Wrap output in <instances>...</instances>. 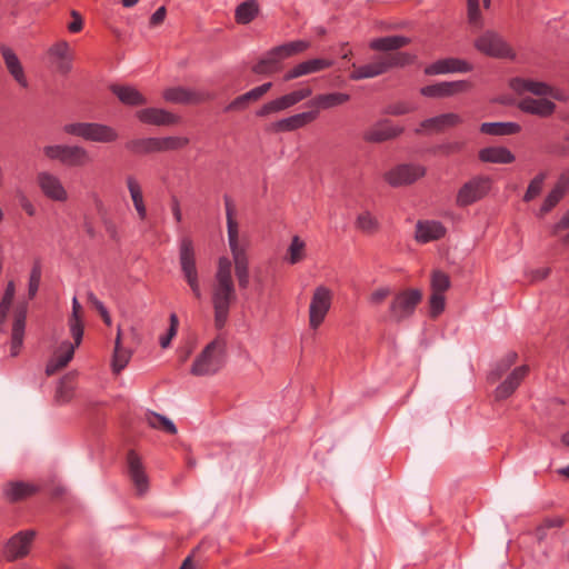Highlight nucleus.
Segmentation results:
<instances>
[{
	"label": "nucleus",
	"mask_w": 569,
	"mask_h": 569,
	"mask_svg": "<svg viewBox=\"0 0 569 569\" xmlns=\"http://www.w3.org/2000/svg\"><path fill=\"white\" fill-rule=\"evenodd\" d=\"M232 263L227 257L218 259L217 271L211 289L213 321L217 329H222L229 318L230 308L237 300L236 287L231 273Z\"/></svg>",
	"instance_id": "nucleus-1"
},
{
	"label": "nucleus",
	"mask_w": 569,
	"mask_h": 569,
	"mask_svg": "<svg viewBox=\"0 0 569 569\" xmlns=\"http://www.w3.org/2000/svg\"><path fill=\"white\" fill-rule=\"evenodd\" d=\"M227 217L228 243L234 262V272L240 289L249 287V240L246 236L240 237L239 224L234 218L236 209L229 196L223 197Z\"/></svg>",
	"instance_id": "nucleus-2"
},
{
	"label": "nucleus",
	"mask_w": 569,
	"mask_h": 569,
	"mask_svg": "<svg viewBox=\"0 0 569 569\" xmlns=\"http://www.w3.org/2000/svg\"><path fill=\"white\" fill-rule=\"evenodd\" d=\"M415 56L408 52L386 53L362 66L352 64L349 78L353 81L379 77L392 68L405 67L412 63Z\"/></svg>",
	"instance_id": "nucleus-3"
},
{
	"label": "nucleus",
	"mask_w": 569,
	"mask_h": 569,
	"mask_svg": "<svg viewBox=\"0 0 569 569\" xmlns=\"http://www.w3.org/2000/svg\"><path fill=\"white\" fill-rule=\"evenodd\" d=\"M226 340L218 336L194 359L190 372L193 376H212L224 365Z\"/></svg>",
	"instance_id": "nucleus-4"
},
{
	"label": "nucleus",
	"mask_w": 569,
	"mask_h": 569,
	"mask_svg": "<svg viewBox=\"0 0 569 569\" xmlns=\"http://www.w3.org/2000/svg\"><path fill=\"white\" fill-rule=\"evenodd\" d=\"M63 132L70 136L82 138L86 141L110 143L118 140L119 134L110 126L98 122H72L62 128Z\"/></svg>",
	"instance_id": "nucleus-5"
},
{
	"label": "nucleus",
	"mask_w": 569,
	"mask_h": 569,
	"mask_svg": "<svg viewBox=\"0 0 569 569\" xmlns=\"http://www.w3.org/2000/svg\"><path fill=\"white\" fill-rule=\"evenodd\" d=\"M422 300V291L417 288H409L397 292L388 307V320L400 323L409 319Z\"/></svg>",
	"instance_id": "nucleus-6"
},
{
	"label": "nucleus",
	"mask_w": 569,
	"mask_h": 569,
	"mask_svg": "<svg viewBox=\"0 0 569 569\" xmlns=\"http://www.w3.org/2000/svg\"><path fill=\"white\" fill-rule=\"evenodd\" d=\"M42 151L47 159L66 167H84L91 162L88 150L78 144H49Z\"/></svg>",
	"instance_id": "nucleus-7"
},
{
	"label": "nucleus",
	"mask_w": 569,
	"mask_h": 569,
	"mask_svg": "<svg viewBox=\"0 0 569 569\" xmlns=\"http://www.w3.org/2000/svg\"><path fill=\"white\" fill-rule=\"evenodd\" d=\"M179 263L183 278L189 284L193 296L197 299H201L199 274L196 266V251L193 241L189 237H183L179 241Z\"/></svg>",
	"instance_id": "nucleus-8"
},
{
	"label": "nucleus",
	"mask_w": 569,
	"mask_h": 569,
	"mask_svg": "<svg viewBox=\"0 0 569 569\" xmlns=\"http://www.w3.org/2000/svg\"><path fill=\"white\" fill-rule=\"evenodd\" d=\"M475 48L485 56L496 59H510L516 58V52L511 46L498 32L487 30L473 42Z\"/></svg>",
	"instance_id": "nucleus-9"
},
{
	"label": "nucleus",
	"mask_w": 569,
	"mask_h": 569,
	"mask_svg": "<svg viewBox=\"0 0 569 569\" xmlns=\"http://www.w3.org/2000/svg\"><path fill=\"white\" fill-rule=\"evenodd\" d=\"M491 189V179L486 176H477L465 182L457 192L456 204L465 208L483 199Z\"/></svg>",
	"instance_id": "nucleus-10"
},
{
	"label": "nucleus",
	"mask_w": 569,
	"mask_h": 569,
	"mask_svg": "<svg viewBox=\"0 0 569 569\" xmlns=\"http://www.w3.org/2000/svg\"><path fill=\"white\" fill-rule=\"evenodd\" d=\"M333 293L325 286H318L311 297L309 306V326L311 329H318L323 322L332 303Z\"/></svg>",
	"instance_id": "nucleus-11"
},
{
	"label": "nucleus",
	"mask_w": 569,
	"mask_h": 569,
	"mask_svg": "<svg viewBox=\"0 0 569 569\" xmlns=\"http://www.w3.org/2000/svg\"><path fill=\"white\" fill-rule=\"evenodd\" d=\"M426 174V168L417 163H402L393 167L383 176L386 182L393 187L408 186Z\"/></svg>",
	"instance_id": "nucleus-12"
},
{
	"label": "nucleus",
	"mask_w": 569,
	"mask_h": 569,
	"mask_svg": "<svg viewBox=\"0 0 569 569\" xmlns=\"http://www.w3.org/2000/svg\"><path fill=\"white\" fill-rule=\"evenodd\" d=\"M37 184L42 194L56 202H66L69 198L61 179L49 171H40L37 173Z\"/></svg>",
	"instance_id": "nucleus-13"
},
{
	"label": "nucleus",
	"mask_w": 569,
	"mask_h": 569,
	"mask_svg": "<svg viewBox=\"0 0 569 569\" xmlns=\"http://www.w3.org/2000/svg\"><path fill=\"white\" fill-rule=\"evenodd\" d=\"M166 101L180 104H199L213 99V96L206 91H196L184 87H172L163 91Z\"/></svg>",
	"instance_id": "nucleus-14"
},
{
	"label": "nucleus",
	"mask_w": 569,
	"mask_h": 569,
	"mask_svg": "<svg viewBox=\"0 0 569 569\" xmlns=\"http://www.w3.org/2000/svg\"><path fill=\"white\" fill-rule=\"evenodd\" d=\"M36 537L34 530L19 531L12 536L3 548V556L7 560L13 561L23 558L29 553L30 546Z\"/></svg>",
	"instance_id": "nucleus-15"
},
{
	"label": "nucleus",
	"mask_w": 569,
	"mask_h": 569,
	"mask_svg": "<svg viewBox=\"0 0 569 569\" xmlns=\"http://www.w3.org/2000/svg\"><path fill=\"white\" fill-rule=\"evenodd\" d=\"M462 121V118L458 113H442L421 121L419 127L415 130V132L417 134L440 133L446 129L461 124Z\"/></svg>",
	"instance_id": "nucleus-16"
},
{
	"label": "nucleus",
	"mask_w": 569,
	"mask_h": 569,
	"mask_svg": "<svg viewBox=\"0 0 569 569\" xmlns=\"http://www.w3.org/2000/svg\"><path fill=\"white\" fill-rule=\"evenodd\" d=\"M470 88V82L466 80L443 81L422 87L420 93L428 98H447L468 91Z\"/></svg>",
	"instance_id": "nucleus-17"
},
{
	"label": "nucleus",
	"mask_w": 569,
	"mask_h": 569,
	"mask_svg": "<svg viewBox=\"0 0 569 569\" xmlns=\"http://www.w3.org/2000/svg\"><path fill=\"white\" fill-rule=\"evenodd\" d=\"M28 305L26 302L17 306L13 315L11 329L10 355L17 357L23 345Z\"/></svg>",
	"instance_id": "nucleus-18"
},
{
	"label": "nucleus",
	"mask_w": 569,
	"mask_h": 569,
	"mask_svg": "<svg viewBox=\"0 0 569 569\" xmlns=\"http://www.w3.org/2000/svg\"><path fill=\"white\" fill-rule=\"evenodd\" d=\"M402 132V127L393 126L389 120H381L367 129L362 139L370 143H381L399 137Z\"/></svg>",
	"instance_id": "nucleus-19"
},
{
	"label": "nucleus",
	"mask_w": 569,
	"mask_h": 569,
	"mask_svg": "<svg viewBox=\"0 0 569 569\" xmlns=\"http://www.w3.org/2000/svg\"><path fill=\"white\" fill-rule=\"evenodd\" d=\"M319 116L318 110L305 111L290 116L288 118L280 119L270 126V130L273 132H290L301 129L309 123L313 122Z\"/></svg>",
	"instance_id": "nucleus-20"
},
{
	"label": "nucleus",
	"mask_w": 569,
	"mask_h": 569,
	"mask_svg": "<svg viewBox=\"0 0 569 569\" xmlns=\"http://www.w3.org/2000/svg\"><path fill=\"white\" fill-rule=\"evenodd\" d=\"M137 119L151 126H174L181 118L170 111L160 108H144L136 112Z\"/></svg>",
	"instance_id": "nucleus-21"
},
{
	"label": "nucleus",
	"mask_w": 569,
	"mask_h": 569,
	"mask_svg": "<svg viewBox=\"0 0 569 569\" xmlns=\"http://www.w3.org/2000/svg\"><path fill=\"white\" fill-rule=\"evenodd\" d=\"M528 373L529 367L527 365L516 367L495 389V399L500 401L509 398L518 389Z\"/></svg>",
	"instance_id": "nucleus-22"
},
{
	"label": "nucleus",
	"mask_w": 569,
	"mask_h": 569,
	"mask_svg": "<svg viewBox=\"0 0 569 569\" xmlns=\"http://www.w3.org/2000/svg\"><path fill=\"white\" fill-rule=\"evenodd\" d=\"M472 70V64L459 58H446L435 61L425 69L428 76L447 74V73H466Z\"/></svg>",
	"instance_id": "nucleus-23"
},
{
	"label": "nucleus",
	"mask_w": 569,
	"mask_h": 569,
	"mask_svg": "<svg viewBox=\"0 0 569 569\" xmlns=\"http://www.w3.org/2000/svg\"><path fill=\"white\" fill-rule=\"evenodd\" d=\"M48 56L59 72L67 74L71 71L73 52L66 40L53 43L48 49Z\"/></svg>",
	"instance_id": "nucleus-24"
},
{
	"label": "nucleus",
	"mask_w": 569,
	"mask_h": 569,
	"mask_svg": "<svg viewBox=\"0 0 569 569\" xmlns=\"http://www.w3.org/2000/svg\"><path fill=\"white\" fill-rule=\"evenodd\" d=\"M129 476L139 495L148 491L149 481L140 457L134 450H130L127 456Z\"/></svg>",
	"instance_id": "nucleus-25"
},
{
	"label": "nucleus",
	"mask_w": 569,
	"mask_h": 569,
	"mask_svg": "<svg viewBox=\"0 0 569 569\" xmlns=\"http://www.w3.org/2000/svg\"><path fill=\"white\" fill-rule=\"evenodd\" d=\"M129 476L139 495L148 491L149 481L140 457L134 450H130L127 456Z\"/></svg>",
	"instance_id": "nucleus-26"
},
{
	"label": "nucleus",
	"mask_w": 569,
	"mask_h": 569,
	"mask_svg": "<svg viewBox=\"0 0 569 569\" xmlns=\"http://www.w3.org/2000/svg\"><path fill=\"white\" fill-rule=\"evenodd\" d=\"M333 66V61L330 59L315 58L307 61H302L290 69L284 76V81H290L302 76L316 73L326 70Z\"/></svg>",
	"instance_id": "nucleus-27"
},
{
	"label": "nucleus",
	"mask_w": 569,
	"mask_h": 569,
	"mask_svg": "<svg viewBox=\"0 0 569 569\" xmlns=\"http://www.w3.org/2000/svg\"><path fill=\"white\" fill-rule=\"evenodd\" d=\"M40 490L38 485L24 481H10L7 482L2 492L7 501L18 502L34 496Z\"/></svg>",
	"instance_id": "nucleus-28"
},
{
	"label": "nucleus",
	"mask_w": 569,
	"mask_h": 569,
	"mask_svg": "<svg viewBox=\"0 0 569 569\" xmlns=\"http://www.w3.org/2000/svg\"><path fill=\"white\" fill-rule=\"evenodd\" d=\"M284 60L279 47L270 49L259 61L252 67V72L256 74H273L281 70V61Z\"/></svg>",
	"instance_id": "nucleus-29"
},
{
	"label": "nucleus",
	"mask_w": 569,
	"mask_h": 569,
	"mask_svg": "<svg viewBox=\"0 0 569 569\" xmlns=\"http://www.w3.org/2000/svg\"><path fill=\"white\" fill-rule=\"evenodd\" d=\"M446 234L445 226L435 220L418 221L416 224V240L421 243H427L433 240H439Z\"/></svg>",
	"instance_id": "nucleus-30"
},
{
	"label": "nucleus",
	"mask_w": 569,
	"mask_h": 569,
	"mask_svg": "<svg viewBox=\"0 0 569 569\" xmlns=\"http://www.w3.org/2000/svg\"><path fill=\"white\" fill-rule=\"evenodd\" d=\"M111 92L126 106L138 107L147 104V98L133 86L112 84Z\"/></svg>",
	"instance_id": "nucleus-31"
},
{
	"label": "nucleus",
	"mask_w": 569,
	"mask_h": 569,
	"mask_svg": "<svg viewBox=\"0 0 569 569\" xmlns=\"http://www.w3.org/2000/svg\"><path fill=\"white\" fill-rule=\"evenodd\" d=\"M518 108L522 112L546 118L555 112L556 104L547 99H533L527 97L518 102Z\"/></svg>",
	"instance_id": "nucleus-32"
},
{
	"label": "nucleus",
	"mask_w": 569,
	"mask_h": 569,
	"mask_svg": "<svg viewBox=\"0 0 569 569\" xmlns=\"http://www.w3.org/2000/svg\"><path fill=\"white\" fill-rule=\"evenodd\" d=\"M0 51L6 64L7 70L9 73L14 78V80L23 88L28 87V81L24 76L23 67L18 58V56L14 53V51L7 47L1 46Z\"/></svg>",
	"instance_id": "nucleus-33"
},
{
	"label": "nucleus",
	"mask_w": 569,
	"mask_h": 569,
	"mask_svg": "<svg viewBox=\"0 0 569 569\" xmlns=\"http://www.w3.org/2000/svg\"><path fill=\"white\" fill-rule=\"evenodd\" d=\"M510 87L515 92L519 94L530 92L539 97H546L551 92V87L546 82L523 78H513L510 81Z\"/></svg>",
	"instance_id": "nucleus-34"
},
{
	"label": "nucleus",
	"mask_w": 569,
	"mask_h": 569,
	"mask_svg": "<svg viewBox=\"0 0 569 569\" xmlns=\"http://www.w3.org/2000/svg\"><path fill=\"white\" fill-rule=\"evenodd\" d=\"M569 188V180L561 176L557 183L553 186L551 191L545 198L539 214L542 217L546 213L550 212L565 197Z\"/></svg>",
	"instance_id": "nucleus-35"
},
{
	"label": "nucleus",
	"mask_w": 569,
	"mask_h": 569,
	"mask_svg": "<svg viewBox=\"0 0 569 569\" xmlns=\"http://www.w3.org/2000/svg\"><path fill=\"white\" fill-rule=\"evenodd\" d=\"M411 40L405 36H389L376 38L370 41L369 47L375 51H382L391 53L390 51H396L400 48L408 46Z\"/></svg>",
	"instance_id": "nucleus-36"
},
{
	"label": "nucleus",
	"mask_w": 569,
	"mask_h": 569,
	"mask_svg": "<svg viewBox=\"0 0 569 569\" xmlns=\"http://www.w3.org/2000/svg\"><path fill=\"white\" fill-rule=\"evenodd\" d=\"M479 159L489 163H511L515 154L506 147H487L479 151Z\"/></svg>",
	"instance_id": "nucleus-37"
},
{
	"label": "nucleus",
	"mask_w": 569,
	"mask_h": 569,
	"mask_svg": "<svg viewBox=\"0 0 569 569\" xmlns=\"http://www.w3.org/2000/svg\"><path fill=\"white\" fill-rule=\"evenodd\" d=\"M350 96L348 93L342 92H331L318 94L313 99L308 102L309 107L316 108L315 110L320 109H330L338 106H341L349 101Z\"/></svg>",
	"instance_id": "nucleus-38"
},
{
	"label": "nucleus",
	"mask_w": 569,
	"mask_h": 569,
	"mask_svg": "<svg viewBox=\"0 0 569 569\" xmlns=\"http://www.w3.org/2000/svg\"><path fill=\"white\" fill-rule=\"evenodd\" d=\"M127 187L133 202L134 209L138 213V217L141 220L147 218V208L143 200L142 189L138 180L133 176H128L126 179Z\"/></svg>",
	"instance_id": "nucleus-39"
},
{
	"label": "nucleus",
	"mask_w": 569,
	"mask_h": 569,
	"mask_svg": "<svg viewBox=\"0 0 569 569\" xmlns=\"http://www.w3.org/2000/svg\"><path fill=\"white\" fill-rule=\"evenodd\" d=\"M60 350L61 352L51 359L46 367V373L48 376L56 373L58 370L64 368L69 363L74 353V346H72L70 342H63L60 347Z\"/></svg>",
	"instance_id": "nucleus-40"
},
{
	"label": "nucleus",
	"mask_w": 569,
	"mask_h": 569,
	"mask_svg": "<svg viewBox=\"0 0 569 569\" xmlns=\"http://www.w3.org/2000/svg\"><path fill=\"white\" fill-rule=\"evenodd\" d=\"M521 127L517 122H483L480 132L489 136H511L520 132Z\"/></svg>",
	"instance_id": "nucleus-41"
},
{
	"label": "nucleus",
	"mask_w": 569,
	"mask_h": 569,
	"mask_svg": "<svg viewBox=\"0 0 569 569\" xmlns=\"http://www.w3.org/2000/svg\"><path fill=\"white\" fill-rule=\"evenodd\" d=\"M126 149L137 156L159 152L158 138L132 139L126 143Z\"/></svg>",
	"instance_id": "nucleus-42"
},
{
	"label": "nucleus",
	"mask_w": 569,
	"mask_h": 569,
	"mask_svg": "<svg viewBox=\"0 0 569 569\" xmlns=\"http://www.w3.org/2000/svg\"><path fill=\"white\" fill-rule=\"evenodd\" d=\"M259 14V3L256 0H247L237 6L234 19L239 24H248Z\"/></svg>",
	"instance_id": "nucleus-43"
},
{
	"label": "nucleus",
	"mask_w": 569,
	"mask_h": 569,
	"mask_svg": "<svg viewBox=\"0 0 569 569\" xmlns=\"http://www.w3.org/2000/svg\"><path fill=\"white\" fill-rule=\"evenodd\" d=\"M518 353L516 351H508L489 372L488 380L490 382L498 381L510 368L516 363Z\"/></svg>",
	"instance_id": "nucleus-44"
},
{
	"label": "nucleus",
	"mask_w": 569,
	"mask_h": 569,
	"mask_svg": "<svg viewBox=\"0 0 569 569\" xmlns=\"http://www.w3.org/2000/svg\"><path fill=\"white\" fill-rule=\"evenodd\" d=\"M355 227L366 234H375L380 229L378 219L368 210L360 212L355 221Z\"/></svg>",
	"instance_id": "nucleus-45"
},
{
	"label": "nucleus",
	"mask_w": 569,
	"mask_h": 569,
	"mask_svg": "<svg viewBox=\"0 0 569 569\" xmlns=\"http://www.w3.org/2000/svg\"><path fill=\"white\" fill-rule=\"evenodd\" d=\"M130 358L131 351L121 347V331L118 329L112 359L113 371L119 373L128 365Z\"/></svg>",
	"instance_id": "nucleus-46"
},
{
	"label": "nucleus",
	"mask_w": 569,
	"mask_h": 569,
	"mask_svg": "<svg viewBox=\"0 0 569 569\" xmlns=\"http://www.w3.org/2000/svg\"><path fill=\"white\" fill-rule=\"evenodd\" d=\"M146 419H147L148 425L153 429H162L163 431H166L170 435L177 433V428H176L174 423L170 419H168L167 417H164L162 415H159L153 411H149L146 415Z\"/></svg>",
	"instance_id": "nucleus-47"
},
{
	"label": "nucleus",
	"mask_w": 569,
	"mask_h": 569,
	"mask_svg": "<svg viewBox=\"0 0 569 569\" xmlns=\"http://www.w3.org/2000/svg\"><path fill=\"white\" fill-rule=\"evenodd\" d=\"M189 142L190 140L187 137L158 138V150L159 152L180 150L187 147Z\"/></svg>",
	"instance_id": "nucleus-48"
},
{
	"label": "nucleus",
	"mask_w": 569,
	"mask_h": 569,
	"mask_svg": "<svg viewBox=\"0 0 569 569\" xmlns=\"http://www.w3.org/2000/svg\"><path fill=\"white\" fill-rule=\"evenodd\" d=\"M546 178L547 174L545 172H540L529 182V186L523 196L525 202H530L540 194Z\"/></svg>",
	"instance_id": "nucleus-49"
},
{
	"label": "nucleus",
	"mask_w": 569,
	"mask_h": 569,
	"mask_svg": "<svg viewBox=\"0 0 569 569\" xmlns=\"http://www.w3.org/2000/svg\"><path fill=\"white\" fill-rule=\"evenodd\" d=\"M278 47L282 53V57H284V59H287L289 57H292L295 54H298V53H301V52H305L306 50H308L310 48V42L306 41V40H296V41L280 44Z\"/></svg>",
	"instance_id": "nucleus-50"
},
{
	"label": "nucleus",
	"mask_w": 569,
	"mask_h": 569,
	"mask_svg": "<svg viewBox=\"0 0 569 569\" xmlns=\"http://www.w3.org/2000/svg\"><path fill=\"white\" fill-rule=\"evenodd\" d=\"M450 288V278L447 273L436 270L431 274V289L435 293H445Z\"/></svg>",
	"instance_id": "nucleus-51"
},
{
	"label": "nucleus",
	"mask_w": 569,
	"mask_h": 569,
	"mask_svg": "<svg viewBox=\"0 0 569 569\" xmlns=\"http://www.w3.org/2000/svg\"><path fill=\"white\" fill-rule=\"evenodd\" d=\"M305 242L298 236H295L292 238L291 243L288 248L289 262L291 264H296L305 258Z\"/></svg>",
	"instance_id": "nucleus-52"
},
{
	"label": "nucleus",
	"mask_w": 569,
	"mask_h": 569,
	"mask_svg": "<svg viewBox=\"0 0 569 569\" xmlns=\"http://www.w3.org/2000/svg\"><path fill=\"white\" fill-rule=\"evenodd\" d=\"M467 18L469 24L476 28L483 27V20L480 12L479 0H467Z\"/></svg>",
	"instance_id": "nucleus-53"
},
{
	"label": "nucleus",
	"mask_w": 569,
	"mask_h": 569,
	"mask_svg": "<svg viewBox=\"0 0 569 569\" xmlns=\"http://www.w3.org/2000/svg\"><path fill=\"white\" fill-rule=\"evenodd\" d=\"M41 274H42L41 266H40V263L37 262L33 264V267L30 271V276H29L28 298L30 300H32L36 297V295L39 290Z\"/></svg>",
	"instance_id": "nucleus-54"
},
{
	"label": "nucleus",
	"mask_w": 569,
	"mask_h": 569,
	"mask_svg": "<svg viewBox=\"0 0 569 569\" xmlns=\"http://www.w3.org/2000/svg\"><path fill=\"white\" fill-rule=\"evenodd\" d=\"M288 109V107L286 106V103L283 102V99L282 97H279L274 100H271L267 103H264L257 112L256 114L258 117H267L271 113H277V112H280V111H283Z\"/></svg>",
	"instance_id": "nucleus-55"
},
{
	"label": "nucleus",
	"mask_w": 569,
	"mask_h": 569,
	"mask_svg": "<svg viewBox=\"0 0 569 569\" xmlns=\"http://www.w3.org/2000/svg\"><path fill=\"white\" fill-rule=\"evenodd\" d=\"M288 109V107L286 106V103L283 102V99L282 97H279L274 100H271L267 103H264L257 112L256 114L258 117H267L271 113H277V112H280V111H283Z\"/></svg>",
	"instance_id": "nucleus-56"
},
{
	"label": "nucleus",
	"mask_w": 569,
	"mask_h": 569,
	"mask_svg": "<svg viewBox=\"0 0 569 569\" xmlns=\"http://www.w3.org/2000/svg\"><path fill=\"white\" fill-rule=\"evenodd\" d=\"M312 94V90L310 88H302L299 90H295L292 92H289L284 96H281L283 99V102L289 108L296 106L300 101L305 100L306 98L310 97Z\"/></svg>",
	"instance_id": "nucleus-57"
},
{
	"label": "nucleus",
	"mask_w": 569,
	"mask_h": 569,
	"mask_svg": "<svg viewBox=\"0 0 569 569\" xmlns=\"http://www.w3.org/2000/svg\"><path fill=\"white\" fill-rule=\"evenodd\" d=\"M429 306H430V316L432 318L438 317L443 310L446 306V299L443 293H435L430 296L429 299Z\"/></svg>",
	"instance_id": "nucleus-58"
},
{
	"label": "nucleus",
	"mask_w": 569,
	"mask_h": 569,
	"mask_svg": "<svg viewBox=\"0 0 569 569\" xmlns=\"http://www.w3.org/2000/svg\"><path fill=\"white\" fill-rule=\"evenodd\" d=\"M169 320H170V326H169L168 332L164 336L160 337V340H159L160 346L162 348L169 347L172 338L177 335V331H178L179 320H178L177 315L171 313Z\"/></svg>",
	"instance_id": "nucleus-59"
},
{
	"label": "nucleus",
	"mask_w": 569,
	"mask_h": 569,
	"mask_svg": "<svg viewBox=\"0 0 569 569\" xmlns=\"http://www.w3.org/2000/svg\"><path fill=\"white\" fill-rule=\"evenodd\" d=\"M465 147V142L461 141H450L443 142L435 148L436 152H439L445 156H451L455 153H459Z\"/></svg>",
	"instance_id": "nucleus-60"
},
{
	"label": "nucleus",
	"mask_w": 569,
	"mask_h": 569,
	"mask_svg": "<svg viewBox=\"0 0 569 569\" xmlns=\"http://www.w3.org/2000/svg\"><path fill=\"white\" fill-rule=\"evenodd\" d=\"M390 295L391 289L389 287H380L370 293L368 301L371 306L377 307L380 306Z\"/></svg>",
	"instance_id": "nucleus-61"
},
{
	"label": "nucleus",
	"mask_w": 569,
	"mask_h": 569,
	"mask_svg": "<svg viewBox=\"0 0 569 569\" xmlns=\"http://www.w3.org/2000/svg\"><path fill=\"white\" fill-rule=\"evenodd\" d=\"M69 328L71 337L74 340V349L81 343L83 337V323L82 320H69Z\"/></svg>",
	"instance_id": "nucleus-62"
},
{
	"label": "nucleus",
	"mask_w": 569,
	"mask_h": 569,
	"mask_svg": "<svg viewBox=\"0 0 569 569\" xmlns=\"http://www.w3.org/2000/svg\"><path fill=\"white\" fill-rule=\"evenodd\" d=\"M563 525V519L560 517L547 518L542 521V523L537 528V533L540 539H542L545 535V530L549 528H559Z\"/></svg>",
	"instance_id": "nucleus-63"
},
{
	"label": "nucleus",
	"mask_w": 569,
	"mask_h": 569,
	"mask_svg": "<svg viewBox=\"0 0 569 569\" xmlns=\"http://www.w3.org/2000/svg\"><path fill=\"white\" fill-rule=\"evenodd\" d=\"M416 110L413 104H409L407 102H398L389 106L387 112L392 116H402Z\"/></svg>",
	"instance_id": "nucleus-64"
}]
</instances>
